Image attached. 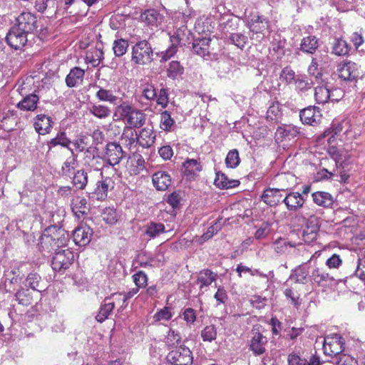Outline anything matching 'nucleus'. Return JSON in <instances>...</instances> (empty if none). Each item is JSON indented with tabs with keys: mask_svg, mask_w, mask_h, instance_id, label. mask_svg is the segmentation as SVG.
I'll return each mask as SVG.
<instances>
[{
	"mask_svg": "<svg viewBox=\"0 0 365 365\" xmlns=\"http://www.w3.org/2000/svg\"><path fill=\"white\" fill-rule=\"evenodd\" d=\"M68 241V232L57 226H50L41 237L39 247L43 252H56L59 248L66 247Z\"/></svg>",
	"mask_w": 365,
	"mask_h": 365,
	"instance_id": "obj_1",
	"label": "nucleus"
},
{
	"mask_svg": "<svg viewBox=\"0 0 365 365\" xmlns=\"http://www.w3.org/2000/svg\"><path fill=\"white\" fill-rule=\"evenodd\" d=\"M71 143V140L67 137V135L65 132H60L57 133L56 136L52 139H51L48 142V145L49 150L51 149L52 147H55L57 145H61L64 148H69V145Z\"/></svg>",
	"mask_w": 365,
	"mask_h": 365,
	"instance_id": "obj_46",
	"label": "nucleus"
},
{
	"mask_svg": "<svg viewBox=\"0 0 365 365\" xmlns=\"http://www.w3.org/2000/svg\"><path fill=\"white\" fill-rule=\"evenodd\" d=\"M175 121L172 118L170 112L163 110L160 113V128L165 132H173L175 130Z\"/></svg>",
	"mask_w": 365,
	"mask_h": 365,
	"instance_id": "obj_37",
	"label": "nucleus"
},
{
	"mask_svg": "<svg viewBox=\"0 0 365 365\" xmlns=\"http://www.w3.org/2000/svg\"><path fill=\"white\" fill-rule=\"evenodd\" d=\"M125 168L130 175H138L145 168V160L141 155L135 153L129 157Z\"/></svg>",
	"mask_w": 365,
	"mask_h": 365,
	"instance_id": "obj_19",
	"label": "nucleus"
},
{
	"mask_svg": "<svg viewBox=\"0 0 365 365\" xmlns=\"http://www.w3.org/2000/svg\"><path fill=\"white\" fill-rule=\"evenodd\" d=\"M166 359L170 365H192L193 364L192 352L185 345H180L170 351Z\"/></svg>",
	"mask_w": 365,
	"mask_h": 365,
	"instance_id": "obj_4",
	"label": "nucleus"
},
{
	"mask_svg": "<svg viewBox=\"0 0 365 365\" xmlns=\"http://www.w3.org/2000/svg\"><path fill=\"white\" fill-rule=\"evenodd\" d=\"M183 174L189 180L195 179L198 173L202 170L200 163L195 159L187 158L182 164Z\"/></svg>",
	"mask_w": 365,
	"mask_h": 365,
	"instance_id": "obj_28",
	"label": "nucleus"
},
{
	"mask_svg": "<svg viewBox=\"0 0 365 365\" xmlns=\"http://www.w3.org/2000/svg\"><path fill=\"white\" fill-rule=\"evenodd\" d=\"M71 206L72 212L78 219H84L90 210L87 200L81 196L73 197Z\"/></svg>",
	"mask_w": 365,
	"mask_h": 365,
	"instance_id": "obj_22",
	"label": "nucleus"
},
{
	"mask_svg": "<svg viewBox=\"0 0 365 365\" xmlns=\"http://www.w3.org/2000/svg\"><path fill=\"white\" fill-rule=\"evenodd\" d=\"M165 229L163 223L150 222L146 227L145 234L151 238H155L160 234L164 233Z\"/></svg>",
	"mask_w": 365,
	"mask_h": 365,
	"instance_id": "obj_51",
	"label": "nucleus"
},
{
	"mask_svg": "<svg viewBox=\"0 0 365 365\" xmlns=\"http://www.w3.org/2000/svg\"><path fill=\"white\" fill-rule=\"evenodd\" d=\"M118 115V119L123 120L128 125L127 127L133 129L141 128L146 120V114L143 110L126 102H123L116 107L114 116Z\"/></svg>",
	"mask_w": 365,
	"mask_h": 365,
	"instance_id": "obj_2",
	"label": "nucleus"
},
{
	"mask_svg": "<svg viewBox=\"0 0 365 365\" xmlns=\"http://www.w3.org/2000/svg\"><path fill=\"white\" fill-rule=\"evenodd\" d=\"M132 278L136 286L135 288H138V290L147 286L148 276L143 271L137 272L133 275Z\"/></svg>",
	"mask_w": 365,
	"mask_h": 365,
	"instance_id": "obj_63",
	"label": "nucleus"
},
{
	"mask_svg": "<svg viewBox=\"0 0 365 365\" xmlns=\"http://www.w3.org/2000/svg\"><path fill=\"white\" fill-rule=\"evenodd\" d=\"M273 246L274 251L279 255L286 254L289 252V248H294V251L302 252V255L307 253V250L303 244H295L281 237L274 241Z\"/></svg>",
	"mask_w": 365,
	"mask_h": 365,
	"instance_id": "obj_14",
	"label": "nucleus"
},
{
	"mask_svg": "<svg viewBox=\"0 0 365 365\" xmlns=\"http://www.w3.org/2000/svg\"><path fill=\"white\" fill-rule=\"evenodd\" d=\"M38 102V96L36 94H29L18 103L17 108L21 110L34 111L37 108Z\"/></svg>",
	"mask_w": 365,
	"mask_h": 365,
	"instance_id": "obj_35",
	"label": "nucleus"
},
{
	"mask_svg": "<svg viewBox=\"0 0 365 365\" xmlns=\"http://www.w3.org/2000/svg\"><path fill=\"white\" fill-rule=\"evenodd\" d=\"M181 341L182 336L180 333L172 329L167 332L163 339V342L168 349L178 347L177 346L180 344Z\"/></svg>",
	"mask_w": 365,
	"mask_h": 365,
	"instance_id": "obj_39",
	"label": "nucleus"
},
{
	"mask_svg": "<svg viewBox=\"0 0 365 365\" xmlns=\"http://www.w3.org/2000/svg\"><path fill=\"white\" fill-rule=\"evenodd\" d=\"M74 262V253L69 249L55 252L52 258L51 267L55 272H64Z\"/></svg>",
	"mask_w": 365,
	"mask_h": 365,
	"instance_id": "obj_5",
	"label": "nucleus"
},
{
	"mask_svg": "<svg viewBox=\"0 0 365 365\" xmlns=\"http://www.w3.org/2000/svg\"><path fill=\"white\" fill-rule=\"evenodd\" d=\"M137 132L131 127H125L121 135L122 143L128 149L136 148L138 144Z\"/></svg>",
	"mask_w": 365,
	"mask_h": 365,
	"instance_id": "obj_29",
	"label": "nucleus"
},
{
	"mask_svg": "<svg viewBox=\"0 0 365 365\" xmlns=\"http://www.w3.org/2000/svg\"><path fill=\"white\" fill-rule=\"evenodd\" d=\"M337 72L339 77L346 81H356L360 75L358 65L350 61L339 63Z\"/></svg>",
	"mask_w": 365,
	"mask_h": 365,
	"instance_id": "obj_9",
	"label": "nucleus"
},
{
	"mask_svg": "<svg viewBox=\"0 0 365 365\" xmlns=\"http://www.w3.org/2000/svg\"><path fill=\"white\" fill-rule=\"evenodd\" d=\"M124 152L121 145L115 142L107 143L103 154V159L111 166L118 165L123 158Z\"/></svg>",
	"mask_w": 365,
	"mask_h": 365,
	"instance_id": "obj_7",
	"label": "nucleus"
},
{
	"mask_svg": "<svg viewBox=\"0 0 365 365\" xmlns=\"http://www.w3.org/2000/svg\"><path fill=\"white\" fill-rule=\"evenodd\" d=\"M28 33L13 26L6 35L8 44L15 50L22 49L26 44Z\"/></svg>",
	"mask_w": 365,
	"mask_h": 365,
	"instance_id": "obj_12",
	"label": "nucleus"
},
{
	"mask_svg": "<svg viewBox=\"0 0 365 365\" xmlns=\"http://www.w3.org/2000/svg\"><path fill=\"white\" fill-rule=\"evenodd\" d=\"M128 47V41L123 38L115 40L113 43L114 54L118 57L123 56L126 53Z\"/></svg>",
	"mask_w": 365,
	"mask_h": 365,
	"instance_id": "obj_57",
	"label": "nucleus"
},
{
	"mask_svg": "<svg viewBox=\"0 0 365 365\" xmlns=\"http://www.w3.org/2000/svg\"><path fill=\"white\" fill-rule=\"evenodd\" d=\"M117 302L115 300L113 294L106 297L100 306L98 312L96 316V319L100 323H103L108 319L110 314L113 312Z\"/></svg>",
	"mask_w": 365,
	"mask_h": 365,
	"instance_id": "obj_18",
	"label": "nucleus"
},
{
	"mask_svg": "<svg viewBox=\"0 0 365 365\" xmlns=\"http://www.w3.org/2000/svg\"><path fill=\"white\" fill-rule=\"evenodd\" d=\"M310 277L314 284L322 287L323 289L331 286L335 280L334 277L322 267H316L312 270Z\"/></svg>",
	"mask_w": 365,
	"mask_h": 365,
	"instance_id": "obj_10",
	"label": "nucleus"
},
{
	"mask_svg": "<svg viewBox=\"0 0 365 365\" xmlns=\"http://www.w3.org/2000/svg\"><path fill=\"white\" fill-rule=\"evenodd\" d=\"M152 181L154 187L158 190L165 191L171 185L172 180L168 173L160 170L153 175Z\"/></svg>",
	"mask_w": 365,
	"mask_h": 365,
	"instance_id": "obj_25",
	"label": "nucleus"
},
{
	"mask_svg": "<svg viewBox=\"0 0 365 365\" xmlns=\"http://www.w3.org/2000/svg\"><path fill=\"white\" fill-rule=\"evenodd\" d=\"M153 53L150 44L145 40L140 41L132 48L131 60L135 64L146 65L152 61Z\"/></svg>",
	"mask_w": 365,
	"mask_h": 365,
	"instance_id": "obj_3",
	"label": "nucleus"
},
{
	"mask_svg": "<svg viewBox=\"0 0 365 365\" xmlns=\"http://www.w3.org/2000/svg\"><path fill=\"white\" fill-rule=\"evenodd\" d=\"M240 163L239 152L237 149L230 150L225 158V164L227 168H235Z\"/></svg>",
	"mask_w": 365,
	"mask_h": 365,
	"instance_id": "obj_55",
	"label": "nucleus"
},
{
	"mask_svg": "<svg viewBox=\"0 0 365 365\" xmlns=\"http://www.w3.org/2000/svg\"><path fill=\"white\" fill-rule=\"evenodd\" d=\"M138 291V288H133L126 293L117 292L112 294L117 302V304L120 305V309L123 310L127 307V301L136 294Z\"/></svg>",
	"mask_w": 365,
	"mask_h": 365,
	"instance_id": "obj_38",
	"label": "nucleus"
},
{
	"mask_svg": "<svg viewBox=\"0 0 365 365\" xmlns=\"http://www.w3.org/2000/svg\"><path fill=\"white\" fill-rule=\"evenodd\" d=\"M102 160H104L103 158L88 153L83 158V164L88 170L98 171L102 167Z\"/></svg>",
	"mask_w": 365,
	"mask_h": 365,
	"instance_id": "obj_42",
	"label": "nucleus"
},
{
	"mask_svg": "<svg viewBox=\"0 0 365 365\" xmlns=\"http://www.w3.org/2000/svg\"><path fill=\"white\" fill-rule=\"evenodd\" d=\"M87 137L84 135H79L77 136L76 139H74L73 141H71V143L75 148V150L77 152H83L85 150H87L86 154L90 153L88 150V142H87Z\"/></svg>",
	"mask_w": 365,
	"mask_h": 365,
	"instance_id": "obj_58",
	"label": "nucleus"
},
{
	"mask_svg": "<svg viewBox=\"0 0 365 365\" xmlns=\"http://www.w3.org/2000/svg\"><path fill=\"white\" fill-rule=\"evenodd\" d=\"M71 178L73 185L78 189L83 190L88 184V174L83 170H76Z\"/></svg>",
	"mask_w": 365,
	"mask_h": 365,
	"instance_id": "obj_41",
	"label": "nucleus"
},
{
	"mask_svg": "<svg viewBox=\"0 0 365 365\" xmlns=\"http://www.w3.org/2000/svg\"><path fill=\"white\" fill-rule=\"evenodd\" d=\"M289 188V185L288 186H283L282 187L267 188L263 191L261 199L267 205L271 207L276 206L282 202V195L280 191H287Z\"/></svg>",
	"mask_w": 365,
	"mask_h": 365,
	"instance_id": "obj_16",
	"label": "nucleus"
},
{
	"mask_svg": "<svg viewBox=\"0 0 365 365\" xmlns=\"http://www.w3.org/2000/svg\"><path fill=\"white\" fill-rule=\"evenodd\" d=\"M344 349V343L342 338L338 334L327 336L324 338L323 344L324 353L327 356H337L342 354Z\"/></svg>",
	"mask_w": 365,
	"mask_h": 365,
	"instance_id": "obj_6",
	"label": "nucleus"
},
{
	"mask_svg": "<svg viewBox=\"0 0 365 365\" xmlns=\"http://www.w3.org/2000/svg\"><path fill=\"white\" fill-rule=\"evenodd\" d=\"M1 127L5 130H11L13 129V125L16 124V117L13 112L8 111L4 113L1 120Z\"/></svg>",
	"mask_w": 365,
	"mask_h": 365,
	"instance_id": "obj_59",
	"label": "nucleus"
},
{
	"mask_svg": "<svg viewBox=\"0 0 365 365\" xmlns=\"http://www.w3.org/2000/svg\"><path fill=\"white\" fill-rule=\"evenodd\" d=\"M103 220L108 225H114L118 221V214L115 208L108 207H106L101 214Z\"/></svg>",
	"mask_w": 365,
	"mask_h": 365,
	"instance_id": "obj_54",
	"label": "nucleus"
},
{
	"mask_svg": "<svg viewBox=\"0 0 365 365\" xmlns=\"http://www.w3.org/2000/svg\"><path fill=\"white\" fill-rule=\"evenodd\" d=\"M314 97L317 103L324 104L330 98V91L324 86H317L315 88Z\"/></svg>",
	"mask_w": 365,
	"mask_h": 365,
	"instance_id": "obj_52",
	"label": "nucleus"
},
{
	"mask_svg": "<svg viewBox=\"0 0 365 365\" xmlns=\"http://www.w3.org/2000/svg\"><path fill=\"white\" fill-rule=\"evenodd\" d=\"M268 21L261 16H257L255 19H252L249 23V28L252 33L251 38H254V35H257L256 38H262L264 31L268 29Z\"/></svg>",
	"mask_w": 365,
	"mask_h": 365,
	"instance_id": "obj_21",
	"label": "nucleus"
},
{
	"mask_svg": "<svg viewBox=\"0 0 365 365\" xmlns=\"http://www.w3.org/2000/svg\"><path fill=\"white\" fill-rule=\"evenodd\" d=\"M85 70L75 66L72 68L65 78V82L68 88H75L81 85L85 76Z\"/></svg>",
	"mask_w": 365,
	"mask_h": 365,
	"instance_id": "obj_23",
	"label": "nucleus"
},
{
	"mask_svg": "<svg viewBox=\"0 0 365 365\" xmlns=\"http://www.w3.org/2000/svg\"><path fill=\"white\" fill-rule=\"evenodd\" d=\"M259 326H254L252 328V336L250 342V350L254 355L259 356L266 351L265 346L267 343V337L259 331Z\"/></svg>",
	"mask_w": 365,
	"mask_h": 365,
	"instance_id": "obj_11",
	"label": "nucleus"
},
{
	"mask_svg": "<svg viewBox=\"0 0 365 365\" xmlns=\"http://www.w3.org/2000/svg\"><path fill=\"white\" fill-rule=\"evenodd\" d=\"M318 230L319 228L317 225H310L309 224H307L303 230V240L307 243H311L314 242L317 239Z\"/></svg>",
	"mask_w": 365,
	"mask_h": 365,
	"instance_id": "obj_53",
	"label": "nucleus"
},
{
	"mask_svg": "<svg viewBox=\"0 0 365 365\" xmlns=\"http://www.w3.org/2000/svg\"><path fill=\"white\" fill-rule=\"evenodd\" d=\"M237 180H230L225 174L217 173L215 179V185L222 189H229L237 186Z\"/></svg>",
	"mask_w": 365,
	"mask_h": 365,
	"instance_id": "obj_48",
	"label": "nucleus"
},
{
	"mask_svg": "<svg viewBox=\"0 0 365 365\" xmlns=\"http://www.w3.org/2000/svg\"><path fill=\"white\" fill-rule=\"evenodd\" d=\"M201 337L204 341L211 342L217 337V329L215 325L206 326L201 331Z\"/></svg>",
	"mask_w": 365,
	"mask_h": 365,
	"instance_id": "obj_61",
	"label": "nucleus"
},
{
	"mask_svg": "<svg viewBox=\"0 0 365 365\" xmlns=\"http://www.w3.org/2000/svg\"><path fill=\"white\" fill-rule=\"evenodd\" d=\"M313 201L318 206L331 207L334 203V199L331 194L324 191H317L312 194Z\"/></svg>",
	"mask_w": 365,
	"mask_h": 365,
	"instance_id": "obj_34",
	"label": "nucleus"
},
{
	"mask_svg": "<svg viewBox=\"0 0 365 365\" xmlns=\"http://www.w3.org/2000/svg\"><path fill=\"white\" fill-rule=\"evenodd\" d=\"M16 21L14 26L28 34L32 33L37 28V18L31 12H22Z\"/></svg>",
	"mask_w": 365,
	"mask_h": 365,
	"instance_id": "obj_13",
	"label": "nucleus"
},
{
	"mask_svg": "<svg viewBox=\"0 0 365 365\" xmlns=\"http://www.w3.org/2000/svg\"><path fill=\"white\" fill-rule=\"evenodd\" d=\"M319 47L318 38L314 36L304 37L300 43L299 49L305 53L313 54Z\"/></svg>",
	"mask_w": 365,
	"mask_h": 365,
	"instance_id": "obj_36",
	"label": "nucleus"
},
{
	"mask_svg": "<svg viewBox=\"0 0 365 365\" xmlns=\"http://www.w3.org/2000/svg\"><path fill=\"white\" fill-rule=\"evenodd\" d=\"M76 158L74 155L68 158L62 165L61 175L63 177L71 178L72 175L76 172Z\"/></svg>",
	"mask_w": 365,
	"mask_h": 365,
	"instance_id": "obj_45",
	"label": "nucleus"
},
{
	"mask_svg": "<svg viewBox=\"0 0 365 365\" xmlns=\"http://www.w3.org/2000/svg\"><path fill=\"white\" fill-rule=\"evenodd\" d=\"M89 112L99 119H106L110 115L111 110L106 105L93 104L89 108Z\"/></svg>",
	"mask_w": 365,
	"mask_h": 365,
	"instance_id": "obj_43",
	"label": "nucleus"
},
{
	"mask_svg": "<svg viewBox=\"0 0 365 365\" xmlns=\"http://www.w3.org/2000/svg\"><path fill=\"white\" fill-rule=\"evenodd\" d=\"M343 123L344 122L333 123L331 127L329 129L324 131V136H329L331 135V137L328 140L329 144H331V142L334 141L335 135H338L339 133L342 132L344 128Z\"/></svg>",
	"mask_w": 365,
	"mask_h": 365,
	"instance_id": "obj_60",
	"label": "nucleus"
},
{
	"mask_svg": "<svg viewBox=\"0 0 365 365\" xmlns=\"http://www.w3.org/2000/svg\"><path fill=\"white\" fill-rule=\"evenodd\" d=\"M287 362L288 365H320L318 356L312 355L307 360L296 352H292L288 355Z\"/></svg>",
	"mask_w": 365,
	"mask_h": 365,
	"instance_id": "obj_27",
	"label": "nucleus"
},
{
	"mask_svg": "<svg viewBox=\"0 0 365 365\" xmlns=\"http://www.w3.org/2000/svg\"><path fill=\"white\" fill-rule=\"evenodd\" d=\"M350 45L342 38H336L332 46V53L339 56H344L351 51Z\"/></svg>",
	"mask_w": 365,
	"mask_h": 365,
	"instance_id": "obj_40",
	"label": "nucleus"
},
{
	"mask_svg": "<svg viewBox=\"0 0 365 365\" xmlns=\"http://www.w3.org/2000/svg\"><path fill=\"white\" fill-rule=\"evenodd\" d=\"M299 134V128L292 125H284L278 127L275 133L276 139L283 141L292 140Z\"/></svg>",
	"mask_w": 365,
	"mask_h": 365,
	"instance_id": "obj_26",
	"label": "nucleus"
},
{
	"mask_svg": "<svg viewBox=\"0 0 365 365\" xmlns=\"http://www.w3.org/2000/svg\"><path fill=\"white\" fill-rule=\"evenodd\" d=\"M217 277V273L210 269H203L198 274L197 283L200 284V289H202L203 287H208L213 282L216 281Z\"/></svg>",
	"mask_w": 365,
	"mask_h": 365,
	"instance_id": "obj_33",
	"label": "nucleus"
},
{
	"mask_svg": "<svg viewBox=\"0 0 365 365\" xmlns=\"http://www.w3.org/2000/svg\"><path fill=\"white\" fill-rule=\"evenodd\" d=\"M92 230L86 225H81L73 231V240L76 245L85 246L91 240Z\"/></svg>",
	"mask_w": 365,
	"mask_h": 365,
	"instance_id": "obj_17",
	"label": "nucleus"
},
{
	"mask_svg": "<svg viewBox=\"0 0 365 365\" xmlns=\"http://www.w3.org/2000/svg\"><path fill=\"white\" fill-rule=\"evenodd\" d=\"M289 211H297L304 204V199L298 192H289L282 200Z\"/></svg>",
	"mask_w": 365,
	"mask_h": 365,
	"instance_id": "obj_24",
	"label": "nucleus"
},
{
	"mask_svg": "<svg viewBox=\"0 0 365 365\" xmlns=\"http://www.w3.org/2000/svg\"><path fill=\"white\" fill-rule=\"evenodd\" d=\"M103 52L101 49L94 48L86 53V61L93 67L98 66L103 60Z\"/></svg>",
	"mask_w": 365,
	"mask_h": 365,
	"instance_id": "obj_47",
	"label": "nucleus"
},
{
	"mask_svg": "<svg viewBox=\"0 0 365 365\" xmlns=\"http://www.w3.org/2000/svg\"><path fill=\"white\" fill-rule=\"evenodd\" d=\"M138 145L144 148L151 147L155 140V134L152 128H144L138 134Z\"/></svg>",
	"mask_w": 365,
	"mask_h": 365,
	"instance_id": "obj_30",
	"label": "nucleus"
},
{
	"mask_svg": "<svg viewBox=\"0 0 365 365\" xmlns=\"http://www.w3.org/2000/svg\"><path fill=\"white\" fill-rule=\"evenodd\" d=\"M96 96L100 101H107L111 103H115L117 100V97L113 94L111 91L104 88H100L96 92Z\"/></svg>",
	"mask_w": 365,
	"mask_h": 365,
	"instance_id": "obj_62",
	"label": "nucleus"
},
{
	"mask_svg": "<svg viewBox=\"0 0 365 365\" xmlns=\"http://www.w3.org/2000/svg\"><path fill=\"white\" fill-rule=\"evenodd\" d=\"M211 38L210 37H202L195 38L192 43L193 51L200 56H205L210 55V43Z\"/></svg>",
	"mask_w": 365,
	"mask_h": 365,
	"instance_id": "obj_31",
	"label": "nucleus"
},
{
	"mask_svg": "<svg viewBox=\"0 0 365 365\" xmlns=\"http://www.w3.org/2000/svg\"><path fill=\"white\" fill-rule=\"evenodd\" d=\"M295 88L299 91H307L311 88L312 82L304 75H297V78L294 83Z\"/></svg>",
	"mask_w": 365,
	"mask_h": 365,
	"instance_id": "obj_64",
	"label": "nucleus"
},
{
	"mask_svg": "<svg viewBox=\"0 0 365 365\" xmlns=\"http://www.w3.org/2000/svg\"><path fill=\"white\" fill-rule=\"evenodd\" d=\"M16 300L23 306H29L33 302L32 292L26 288L21 287L15 294Z\"/></svg>",
	"mask_w": 365,
	"mask_h": 365,
	"instance_id": "obj_44",
	"label": "nucleus"
},
{
	"mask_svg": "<svg viewBox=\"0 0 365 365\" xmlns=\"http://www.w3.org/2000/svg\"><path fill=\"white\" fill-rule=\"evenodd\" d=\"M327 153L335 161L336 166L339 165L344 168L350 163L351 154L350 150L344 146L338 147L329 144Z\"/></svg>",
	"mask_w": 365,
	"mask_h": 365,
	"instance_id": "obj_8",
	"label": "nucleus"
},
{
	"mask_svg": "<svg viewBox=\"0 0 365 365\" xmlns=\"http://www.w3.org/2000/svg\"><path fill=\"white\" fill-rule=\"evenodd\" d=\"M184 72V68L178 61H172L170 62L167 68V76L168 78L175 79L181 76Z\"/></svg>",
	"mask_w": 365,
	"mask_h": 365,
	"instance_id": "obj_50",
	"label": "nucleus"
},
{
	"mask_svg": "<svg viewBox=\"0 0 365 365\" xmlns=\"http://www.w3.org/2000/svg\"><path fill=\"white\" fill-rule=\"evenodd\" d=\"M276 182L279 187L288 186L289 185V190L296 184V178L294 175L291 174V173H284L277 176Z\"/></svg>",
	"mask_w": 365,
	"mask_h": 365,
	"instance_id": "obj_49",
	"label": "nucleus"
},
{
	"mask_svg": "<svg viewBox=\"0 0 365 365\" xmlns=\"http://www.w3.org/2000/svg\"><path fill=\"white\" fill-rule=\"evenodd\" d=\"M159 16V13L155 9H148L141 14L140 18L148 25L154 26L156 25Z\"/></svg>",
	"mask_w": 365,
	"mask_h": 365,
	"instance_id": "obj_56",
	"label": "nucleus"
},
{
	"mask_svg": "<svg viewBox=\"0 0 365 365\" xmlns=\"http://www.w3.org/2000/svg\"><path fill=\"white\" fill-rule=\"evenodd\" d=\"M299 117L302 123L314 126L321 122L322 114L318 107L308 106L300 111Z\"/></svg>",
	"mask_w": 365,
	"mask_h": 365,
	"instance_id": "obj_15",
	"label": "nucleus"
},
{
	"mask_svg": "<svg viewBox=\"0 0 365 365\" xmlns=\"http://www.w3.org/2000/svg\"><path fill=\"white\" fill-rule=\"evenodd\" d=\"M53 122L52 118L45 114L37 115L34 118V126L39 135H46L51 132Z\"/></svg>",
	"mask_w": 365,
	"mask_h": 365,
	"instance_id": "obj_20",
	"label": "nucleus"
},
{
	"mask_svg": "<svg viewBox=\"0 0 365 365\" xmlns=\"http://www.w3.org/2000/svg\"><path fill=\"white\" fill-rule=\"evenodd\" d=\"M112 183L113 182L109 178L98 181L92 193L93 197H96L98 200H104L107 197L108 189L111 187Z\"/></svg>",
	"mask_w": 365,
	"mask_h": 365,
	"instance_id": "obj_32",
	"label": "nucleus"
}]
</instances>
